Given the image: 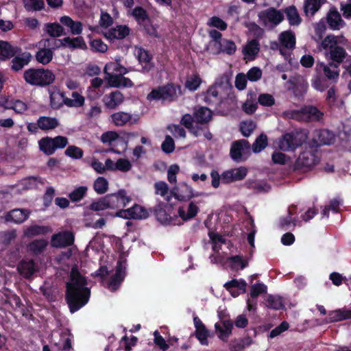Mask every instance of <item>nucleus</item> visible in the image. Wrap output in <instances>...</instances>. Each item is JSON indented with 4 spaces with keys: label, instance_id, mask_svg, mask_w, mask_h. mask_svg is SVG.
<instances>
[{
    "label": "nucleus",
    "instance_id": "f257e3e1",
    "mask_svg": "<svg viewBox=\"0 0 351 351\" xmlns=\"http://www.w3.org/2000/svg\"><path fill=\"white\" fill-rule=\"evenodd\" d=\"M87 280L77 267H73L70 281L66 284L65 300L69 311L74 313L85 306L90 298V290L86 287Z\"/></svg>",
    "mask_w": 351,
    "mask_h": 351
},
{
    "label": "nucleus",
    "instance_id": "f03ea898",
    "mask_svg": "<svg viewBox=\"0 0 351 351\" xmlns=\"http://www.w3.org/2000/svg\"><path fill=\"white\" fill-rule=\"evenodd\" d=\"M183 95L182 86L173 82L159 86L153 88L147 95V99L152 101H161L162 103H171L176 101Z\"/></svg>",
    "mask_w": 351,
    "mask_h": 351
},
{
    "label": "nucleus",
    "instance_id": "7ed1b4c3",
    "mask_svg": "<svg viewBox=\"0 0 351 351\" xmlns=\"http://www.w3.org/2000/svg\"><path fill=\"white\" fill-rule=\"evenodd\" d=\"M23 79L29 85L46 87L55 82L56 75L48 69L29 68L24 71Z\"/></svg>",
    "mask_w": 351,
    "mask_h": 351
},
{
    "label": "nucleus",
    "instance_id": "20e7f679",
    "mask_svg": "<svg viewBox=\"0 0 351 351\" xmlns=\"http://www.w3.org/2000/svg\"><path fill=\"white\" fill-rule=\"evenodd\" d=\"M290 118L298 121L308 123L319 121L323 119L324 113L314 106H305L300 110H292L285 112Z\"/></svg>",
    "mask_w": 351,
    "mask_h": 351
},
{
    "label": "nucleus",
    "instance_id": "39448f33",
    "mask_svg": "<svg viewBox=\"0 0 351 351\" xmlns=\"http://www.w3.org/2000/svg\"><path fill=\"white\" fill-rule=\"evenodd\" d=\"M335 135L328 129H317L313 132L312 138L307 143L306 148L317 150L323 145H330L334 143Z\"/></svg>",
    "mask_w": 351,
    "mask_h": 351
},
{
    "label": "nucleus",
    "instance_id": "423d86ee",
    "mask_svg": "<svg viewBox=\"0 0 351 351\" xmlns=\"http://www.w3.org/2000/svg\"><path fill=\"white\" fill-rule=\"evenodd\" d=\"M173 208L168 203L160 202L154 208V214L157 220L162 224L168 226L182 225V222L177 215L171 217L169 212Z\"/></svg>",
    "mask_w": 351,
    "mask_h": 351
},
{
    "label": "nucleus",
    "instance_id": "0eeeda50",
    "mask_svg": "<svg viewBox=\"0 0 351 351\" xmlns=\"http://www.w3.org/2000/svg\"><path fill=\"white\" fill-rule=\"evenodd\" d=\"M305 137L298 132H291L285 134L279 141V147L285 152L294 151L302 146Z\"/></svg>",
    "mask_w": 351,
    "mask_h": 351
},
{
    "label": "nucleus",
    "instance_id": "6e6552de",
    "mask_svg": "<svg viewBox=\"0 0 351 351\" xmlns=\"http://www.w3.org/2000/svg\"><path fill=\"white\" fill-rule=\"evenodd\" d=\"M317 150L309 149L302 152L295 163V169L304 171H308L317 165L319 158L317 156Z\"/></svg>",
    "mask_w": 351,
    "mask_h": 351
},
{
    "label": "nucleus",
    "instance_id": "1a4fd4ad",
    "mask_svg": "<svg viewBox=\"0 0 351 351\" xmlns=\"http://www.w3.org/2000/svg\"><path fill=\"white\" fill-rule=\"evenodd\" d=\"M106 196L110 209H123L132 201L131 196L128 195L125 189H119L117 192L107 194Z\"/></svg>",
    "mask_w": 351,
    "mask_h": 351
},
{
    "label": "nucleus",
    "instance_id": "9d476101",
    "mask_svg": "<svg viewBox=\"0 0 351 351\" xmlns=\"http://www.w3.org/2000/svg\"><path fill=\"white\" fill-rule=\"evenodd\" d=\"M114 216L125 219H142L147 218L149 213L144 207L135 204L128 209L118 210Z\"/></svg>",
    "mask_w": 351,
    "mask_h": 351
},
{
    "label": "nucleus",
    "instance_id": "9b49d317",
    "mask_svg": "<svg viewBox=\"0 0 351 351\" xmlns=\"http://www.w3.org/2000/svg\"><path fill=\"white\" fill-rule=\"evenodd\" d=\"M258 16L263 24L265 25L268 22L274 25H278L285 19L284 12L274 7H270L260 12Z\"/></svg>",
    "mask_w": 351,
    "mask_h": 351
},
{
    "label": "nucleus",
    "instance_id": "f8f14e48",
    "mask_svg": "<svg viewBox=\"0 0 351 351\" xmlns=\"http://www.w3.org/2000/svg\"><path fill=\"white\" fill-rule=\"evenodd\" d=\"M75 241L74 234L69 230H64L54 234L51 237V243L55 247H66L71 246Z\"/></svg>",
    "mask_w": 351,
    "mask_h": 351
},
{
    "label": "nucleus",
    "instance_id": "ddd939ff",
    "mask_svg": "<svg viewBox=\"0 0 351 351\" xmlns=\"http://www.w3.org/2000/svg\"><path fill=\"white\" fill-rule=\"evenodd\" d=\"M247 173V169L245 167H240L224 171L221 173V182L227 184L237 181L243 180L246 177Z\"/></svg>",
    "mask_w": 351,
    "mask_h": 351
},
{
    "label": "nucleus",
    "instance_id": "4468645a",
    "mask_svg": "<svg viewBox=\"0 0 351 351\" xmlns=\"http://www.w3.org/2000/svg\"><path fill=\"white\" fill-rule=\"evenodd\" d=\"M125 276V267L119 261L116 267L115 274L112 276L108 282V287L112 291H114L117 290L123 281Z\"/></svg>",
    "mask_w": 351,
    "mask_h": 351
},
{
    "label": "nucleus",
    "instance_id": "2eb2a0df",
    "mask_svg": "<svg viewBox=\"0 0 351 351\" xmlns=\"http://www.w3.org/2000/svg\"><path fill=\"white\" fill-rule=\"evenodd\" d=\"M131 29L126 25H118L116 27L108 29L104 35L106 38L110 42L114 40H123L125 38L130 34Z\"/></svg>",
    "mask_w": 351,
    "mask_h": 351
},
{
    "label": "nucleus",
    "instance_id": "dca6fc26",
    "mask_svg": "<svg viewBox=\"0 0 351 351\" xmlns=\"http://www.w3.org/2000/svg\"><path fill=\"white\" fill-rule=\"evenodd\" d=\"M250 143L245 139L238 140L232 143L230 155L233 160L240 162L243 160V152L249 149Z\"/></svg>",
    "mask_w": 351,
    "mask_h": 351
},
{
    "label": "nucleus",
    "instance_id": "f3484780",
    "mask_svg": "<svg viewBox=\"0 0 351 351\" xmlns=\"http://www.w3.org/2000/svg\"><path fill=\"white\" fill-rule=\"evenodd\" d=\"M136 56L139 63L142 65L143 72H149L154 67V64L152 62L153 56L149 51L143 47L136 48Z\"/></svg>",
    "mask_w": 351,
    "mask_h": 351
},
{
    "label": "nucleus",
    "instance_id": "a211bd4d",
    "mask_svg": "<svg viewBox=\"0 0 351 351\" xmlns=\"http://www.w3.org/2000/svg\"><path fill=\"white\" fill-rule=\"evenodd\" d=\"M108 84L113 88H132L134 86L132 81L122 74H108Z\"/></svg>",
    "mask_w": 351,
    "mask_h": 351
},
{
    "label": "nucleus",
    "instance_id": "6ab92c4d",
    "mask_svg": "<svg viewBox=\"0 0 351 351\" xmlns=\"http://www.w3.org/2000/svg\"><path fill=\"white\" fill-rule=\"evenodd\" d=\"M12 58L10 69L14 72H19L31 62L32 55L29 52H23Z\"/></svg>",
    "mask_w": 351,
    "mask_h": 351
},
{
    "label": "nucleus",
    "instance_id": "aec40b11",
    "mask_svg": "<svg viewBox=\"0 0 351 351\" xmlns=\"http://www.w3.org/2000/svg\"><path fill=\"white\" fill-rule=\"evenodd\" d=\"M29 214V211L27 209L15 208L5 214V220L20 224L27 219Z\"/></svg>",
    "mask_w": 351,
    "mask_h": 351
},
{
    "label": "nucleus",
    "instance_id": "412c9836",
    "mask_svg": "<svg viewBox=\"0 0 351 351\" xmlns=\"http://www.w3.org/2000/svg\"><path fill=\"white\" fill-rule=\"evenodd\" d=\"M124 100L123 95L119 90L112 91L103 97V101L109 109H115L121 105Z\"/></svg>",
    "mask_w": 351,
    "mask_h": 351
},
{
    "label": "nucleus",
    "instance_id": "4be33fe9",
    "mask_svg": "<svg viewBox=\"0 0 351 351\" xmlns=\"http://www.w3.org/2000/svg\"><path fill=\"white\" fill-rule=\"evenodd\" d=\"M174 190H176L173 191L175 198L180 202L189 201L194 197L193 189L185 182L180 183Z\"/></svg>",
    "mask_w": 351,
    "mask_h": 351
},
{
    "label": "nucleus",
    "instance_id": "5701e85b",
    "mask_svg": "<svg viewBox=\"0 0 351 351\" xmlns=\"http://www.w3.org/2000/svg\"><path fill=\"white\" fill-rule=\"evenodd\" d=\"M326 21L329 28L332 30H339L346 25L337 10H330L328 12Z\"/></svg>",
    "mask_w": 351,
    "mask_h": 351
},
{
    "label": "nucleus",
    "instance_id": "b1692460",
    "mask_svg": "<svg viewBox=\"0 0 351 351\" xmlns=\"http://www.w3.org/2000/svg\"><path fill=\"white\" fill-rule=\"evenodd\" d=\"M204 101L210 106L217 107L220 105L221 98L219 95L217 86H210L204 94Z\"/></svg>",
    "mask_w": 351,
    "mask_h": 351
},
{
    "label": "nucleus",
    "instance_id": "393cba45",
    "mask_svg": "<svg viewBox=\"0 0 351 351\" xmlns=\"http://www.w3.org/2000/svg\"><path fill=\"white\" fill-rule=\"evenodd\" d=\"M195 328V337L202 345L208 344V330L201 319L195 316L193 318Z\"/></svg>",
    "mask_w": 351,
    "mask_h": 351
},
{
    "label": "nucleus",
    "instance_id": "a878e982",
    "mask_svg": "<svg viewBox=\"0 0 351 351\" xmlns=\"http://www.w3.org/2000/svg\"><path fill=\"white\" fill-rule=\"evenodd\" d=\"M330 58L333 62L330 63V66L332 68L337 69L340 63H341L346 56V50L340 46L332 47L329 50Z\"/></svg>",
    "mask_w": 351,
    "mask_h": 351
},
{
    "label": "nucleus",
    "instance_id": "bb28decb",
    "mask_svg": "<svg viewBox=\"0 0 351 351\" xmlns=\"http://www.w3.org/2000/svg\"><path fill=\"white\" fill-rule=\"evenodd\" d=\"M17 53V47L12 46L10 43L0 40V62H4L14 57Z\"/></svg>",
    "mask_w": 351,
    "mask_h": 351
},
{
    "label": "nucleus",
    "instance_id": "cd10ccee",
    "mask_svg": "<svg viewBox=\"0 0 351 351\" xmlns=\"http://www.w3.org/2000/svg\"><path fill=\"white\" fill-rule=\"evenodd\" d=\"M60 22L63 25L69 28L71 34L80 35L83 30L82 23L80 21H75L69 16H63L60 18Z\"/></svg>",
    "mask_w": 351,
    "mask_h": 351
},
{
    "label": "nucleus",
    "instance_id": "c85d7f7f",
    "mask_svg": "<svg viewBox=\"0 0 351 351\" xmlns=\"http://www.w3.org/2000/svg\"><path fill=\"white\" fill-rule=\"evenodd\" d=\"M62 47H68L71 49H86L87 45L82 36L75 38L65 37L62 40H59Z\"/></svg>",
    "mask_w": 351,
    "mask_h": 351
},
{
    "label": "nucleus",
    "instance_id": "c756f323",
    "mask_svg": "<svg viewBox=\"0 0 351 351\" xmlns=\"http://www.w3.org/2000/svg\"><path fill=\"white\" fill-rule=\"evenodd\" d=\"M222 324L223 327L219 323H216L215 328L216 331L219 332V338L226 341L227 338L232 334L233 323L230 319H227L223 320Z\"/></svg>",
    "mask_w": 351,
    "mask_h": 351
},
{
    "label": "nucleus",
    "instance_id": "7c9ffc66",
    "mask_svg": "<svg viewBox=\"0 0 351 351\" xmlns=\"http://www.w3.org/2000/svg\"><path fill=\"white\" fill-rule=\"evenodd\" d=\"M195 121L198 123H207L213 117L212 111L207 107L195 108L193 112Z\"/></svg>",
    "mask_w": 351,
    "mask_h": 351
},
{
    "label": "nucleus",
    "instance_id": "2f4dec72",
    "mask_svg": "<svg viewBox=\"0 0 351 351\" xmlns=\"http://www.w3.org/2000/svg\"><path fill=\"white\" fill-rule=\"evenodd\" d=\"M19 274L24 278H29L35 272V263L33 260H22L17 267Z\"/></svg>",
    "mask_w": 351,
    "mask_h": 351
},
{
    "label": "nucleus",
    "instance_id": "473e14b6",
    "mask_svg": "<svg viewBox=\"0 0 351 351\" xmlns=\"http://www.w3.org/2000/svg\"><path fill=\"white\" fill-rule=\"evenodd\" d=\"M283 12L286 14L290 25L298 26L302 23V19L295 5H292L285 8Z\"/></svg>",
    "mask_w": 351,
    "mask_h": 351
},
{
    "label": "nucleus",
    "instance_id": "72a5a7b5",
    "mask_svg": "<svg viewBox=\"0 0 351 351\" xmlns=\"http://www.w3.org/2000/svg\"><path fill=\"white\" fill-rule=\"evenodd\" d=\"M51 232V227L48 226L32 225L25 230V235L27 237H33L38 235H46Z\"/></svg>",
    "mask_w": 351,
    "mask_h": 351
},
{
    "label": "nucleus",
    "instance_id": "f704fd0d",
    "mask_svg": "<svg viewBox=\"0 0 351 351\" xmlns=\"http://www.w3.org/2000/svg\"><path fill=\"white\" fill-rule=\"evenodd\" d=\"M44 31L52 38H57L66 34L63 27L57 22L45 23Z\"/></svg>",
    "mask_w": 351,
    "mask_h": 351
},
{
    "label": "nucleus",
    "instance_id": "c9c22d12",
    "mask_svg": "<svg viewBox=\"0 0 351 351\" xmlns=\"http://www.w3.org/2000/svg\"><path fill=\"white\" fill-rule=\"evenodd\" d=\"M199 208L191 202L189 204L187 213H185V210L183 207L178 208V217H180L182 221H189L194 218L199 212Z\"/></svg>",
    "mask_w": 351,
    "mask_h": 351
},
{
    "label": "nucleus",
    "instance_id": "e433bc0d",
    "mask_svg": "<svg viewBox=\"0 0 351 351\" xmlns=\"http://www.w3.org/2000/svg\"><path fill=\"white\" fill-rule=\"evenodd\" d=\"M326 0H305L304 12L306 16H313L325 3Z\"/></svg>",
    "mask_w": 351,
    "mask_h": 351
},
{
    "label": "nucleus",
    "instance_id": "4c0bfd02",
    "mask_svg": "<svg viewBox=\"0 0 351 351\" xmlns=\"http://www.w3.org/2000/svg\"><path fill=\"white\" fill-rule=\"evenodd\" d=\"M71 97L72 98H69L66 97L65 99H63V102L65 106L70 108H80L84 105L85 98L78 92L73 91L71 93Z\"/></svg>",
    "mask_w": 351,
    "mask_h": 351
},
{
    "label": "nucleus",
    "instance_id": "58836bf2",
    "mask_svg": "<svg viewBox=\"0 0 351 351\" xmlns=\"http://www.w3.org/2000/svg\"><path fill=\"white\" fill-rule=\"evenodd\" d=\"M280 45L286 49H293L295 46V37L291 31L282 32L279 36Z\"/></svg>",
    "mask_w": 351,
    "mask_h": 351
},
{
    "label": "nucleus",
    "instance_id": "ea45409f",
    "mask_svg": "<svg viewBox=\"0 0 351 351\" xmlns=\"http://www.w3.org/2000/svg\"><path fill=\"white\" fill-rule=\"evenodd\" d=\"M35 58L38 62L46 65L53 60V51L51 49L44 47L36 53Z\"/></svg>",
    "mask_w": 351,
    "mask_h": 351
},
{
    "label": "nucleus",
    "instance_id": "a19ab883",
    "mask_svg": "<svg viewBox=\"0 0 351 351\" xmlns=\"http://www.w3.org/2000/svg\"><path fill=\"white\" fill-rule=\"evenodd\" d=\"M40 129L42 130H49L56 128L58 125V121L56 118L42 116L38 118Z\"/></svg>",
    "mask_w": 351,
    "mask_h": 351
},
{
    "label": "nucleus",
    "instance_id": "79ce46f5",
    "mask_svg": "<svg viewBox=\"0 0 351 351\" xmlns=\"http://www.w3.org/2000/svg\"><path fill=\"white\" fill-rule=\"evenodd\" d=\"M112 122L117 126H123L132 119V114L119 111L113 113L111 116Z\"/></svg>",
    "mask_w": 351,
    "mask_h": 351
},
{
    "label": "nucleus",
    "instance_id": "37998d69",
    "mask_svg": "<svg viewBox=\"0 0 351 351\" xmlns=\"http://www.w3.org/2000/svg\"><path fill=\"white\" fill-rule=\"evenodd\" d=\"M39 149L47 156H51L55 153L52 143V137L45 136L38 141Z\"/></svg>",
    "mask_w": 351,
    "mask_h": 351
},
{
    "label": "nucleus",
    "instance_id": "c03bdc74",
    "mask_svg": "<svg viewBox=\"0 0 351 351\" xmlns=\"http://www.w3.org/2000/svg\"><path fill=\"white\" fill-rule=\"evenodd\" d=\"M259 51L260 44L256 39H252L249 41L243 49L244 54L252 57V59H254Z\"/></svg>",
    "mask_w": 351,
    "mask_h": 351
},
{
    "label": "nucleus",
    "instance_id": "a18cd8bd",
    "mask_svg": "<svg viewBox=\"0 0 351 351\" xmlns=\"http://www.w3.org/2000/svg\"><path fill=\"white\" fill-rule=\"evenodd\" d=\"M23 6L27 12H37L45 9L44 0H23Z\"/></svg>",
    "mask_w": 351,
    "mask_h": 351
},
{
    "label": "nucleus",
    "instance_id": "49530a36",
    "mask_svg": "<svg viewBox=\"0 0 351 351\" xmlns=\"http://www.w3.org/2000/svg\"><path fill=\"white\" fill-rule=\"evenodd\" d=\"M223 287L228 292H232V289L237 288L239 290L241 291L242 293H245L246 292L247 282L243 279L239 280L234 278L226 282Z\"/></svg>",
    "mask_w": 351,
    "mask_h": 351
},
{
    "label": "nucleus",
    "instance_id": "de8ad7c7",
    "mask_svg": "<svg viewBox=\"0 0 351 351\" xmlns=\"http://www.w3.org/2000/svg\"><path fill=\"white\" fill-rule=\"evenodd\" d=\"M132 14L138 25H141L145 21H150L147 10L141 6L135 7L132 10Z\"/></svg>",
    "mask_w": 351,
    "mask_h": 351
},
{
    "label": "nucleus",
    "instance_id": "09e8293b",
    "mask_svg": "<svg viewBox=\"0 0 351 351\" xmlns=\"http://www.w3.org/2000/svg\"><path fill=\"white\" fill-rule=\"evenodd\" d=\"M28 108L27 104L20 99H11L5 110H13L16 114H23Z\"/></svg>",
    "mask_w": 351,
    "mask_h": 351
},
{
    "label": "nucleus",
    "instance_id": "8fccbe9b",
    "mask_svg": "<svg viewBox=\"0 0 351 351\" xmlns=\"http://www.w3.org/2000/svg\"><path fill=\"white\" fill-rule=\"evenodd\" d=\"M48 242L45 239H36L29 243L28 249L34 254L38 255L43 252Z\"/></svg>",
    "mask_w": 351,
    "mask_h": 351
},
{
    "label": "nucleus",
    "instance_id": "3c124183",
    "mask_svg": "<svg viewBox=\"0 0 351 351\" xmlns=\"http://www.w3.org/2000/svg\"><path fill=\"white\" fill-rule=\"evenodd\" d=\"M49 98L51 107L53 109H59L64 105L63 99H65L66 96L64 92H52L50 93Z\"/></svg>",
    "mask_w": 351,
    "mask_h": 351
},
{
    "label": "nucleus",
    "instance_id": "603ef678",
    "mask_svg": "<svg viewBox=\"0 0 351 351\" xmlns=\"http://www.w3.org/2000/svg\"><path fill=\"white\" fill-rule=\"evenodd\" d=\"M297 222L298 220L295 217L287 215V216L280 219L279 227L283 230H288L292 226L291 230H293L297 225Z\"/></svg>",
    "mask_w": 351,
    "mask_h": 351
},
{
    "label": "nucleus",
    "instance_id": "864d4df0",
    "mask_svg": "<svg viewBox=\"0 0 351 351\" xmlns=\"http://www.w3.org/2000/svg\"><path fill=\"white\" fill-rule=\"evenodd\" d=\"M202 82L199 75L195 74L186 78L184 86L189 90L193 92L199 87Z\"/></svg>",
    "mask_w": 351,
    "mask_h": 351
},
{
    "label": "nucleus",
    "instance_id": "5fc2aeb1",
    "mask_svg": "<svg viewBox=\"0 0 351 351\" xmlns=\"http://www.w3.org/2000/svg\"><path fill=\"white\" fill-rule=\"evenodd\" d=\"M267 136L265 134H261L252 144V151L254 153H259L267 145Z\"/></svg>",
    "mask_w": 351,
    "mask_h": 351
},
{
    "label": "nucleus",
    "instance_id": "6e6d98bb",
    "mask_svg": "<svg viewBox=\"0 0 351 351\" xmlns=\"http://www.w3.org/2000/svg\"><path fill=\"white\" fill-rule=\"evenodd\" d=\"M87 191V186H81L71 192L68 196L72 202H77L86 196Z\"/></svg>",
    "mask_w": 351,
    "mask_h": 351
},
{
    "label": "nucleus",
    "instance_id": "4d7b16f0",
    "mask_svg": "<svg viewBox=\"0 0 351 351\" xmlns=\"http://www.w3.org/2000/svg\"><path fill=\"white\" fill-rule=\"evenodd\" d=\"M93 189L97 194H104L108 189V180L104 177L97 178L94 182Z\"/></svg>",
    "mask_w": 351,
    "mask_h": 351
},
{
    "label": "nucleus",
    "instance_id": "13d9d810",
    "mask_svg": "<svg viewBox=\"0 0 351 351\" xmlns=\"http://www.w3.org/2000/svg\"><path fill=\"white\" fill-rule=\"evenodd\" d=\"M332 322L351 319V310H336L330 313Z\"/></svg>",
    "mask_w": 351,
    "mask_h": 351
},
{
    "label": "nucleus",
    "instance_id": "bf43d9fd",
    "mask_svg": "<svg viewBox=\"0 0 351 351\" xmlns=\"http://www.w3.org/2000/svg\"><path fill=\"white\" fill-rule=\"evenodd\" d=\"M108 208H109V206L106 195L93 202L89 206V209L93 211H101Z\"/></svg>",
    "mask_w": 351,
    "mask_h": 351
},
{
    "label": "nucleus",
    "instance_id": "052dcab7",
    "mask_svg": "<svg viewBox=\"0 0 351 351\" xmlns=\"http://www.w3.org/2000/svg\"><path fill=\"white\" fill-rule=\"evenodd\" d=\"M41 178L39 176H29L23 178L21 180V184L25 189H33L38 186V184L41 182Z\"/></svg>",
    "mask_w": 351,
    "mask_h": 351
},
{
    "label": "nucleus",
    "instance_id": "680f3d73",
    "mask_svg": "<svg viewBox=\"0 0 351 351\" xmlns=\"http://www.w3.org/2000/svg\"><path fill=\"white\" fill-rule=\"evenodd\" d=\"M252 342L250 337L240 339L238 341L230 345V351H243L246 346H250Z\"/></svg>",
    "mask_w": 351,
    "mask_h": 351
},
{
    "label": "nucleus",
    "instance_id": "e2e57ef3",
    "mask_svg": "<svg viewBox=\"0 0 351 351\" xmlns=\"http://www.w3.org/2000/svg\"><path fill=\"white\" fill-rule=\"evenodd\" d=\"M267 287L262 282H257L252 285L250 289V297L252 299L256 298L261 294L265 293L267 292Z\"/></svg>",
    "mask_w": 351,
    "mask_h": 351
},
{
    "label": "nucleus",
    "instance_id": "0e129e2a",
    "mask_svg": "<svg viewBox=\"0 0 351 351\" xmlns=\"http://www.w3.org/2000/svg\"><path fill=\"white\" fill-rule=\"evenodd\" d=\"M267 306L269 308L280 310L284 306L280 298L269 295L266 300Z\"/></svg>",
    "mask_w": 351,
    "mask_h": 351
},
{
    "label": "nucleus",
    "instance_id": "69168bd1",
    "mask_svg": "<svg viewBox=\"0 0 351 351\" xmlns=\"http://www.w3.org/2000/svg\"><path fill=\"white\" fill-rule=\"evenodd\" d=\"M207 25L210 27H216L221 31H224L227 29V23L221 18L214 16L209 19Z\"/></svg>",
    "mask_w": 351,
    "mask_h": 351
},
{
    "label": "nucleus",
    "instance_id": "338daca9",
    "mask_svg": "<svg viewBox=\"0 0 351 351\" xmlns=\"http://www.w3.org/2000/svg\"><path fill=\"white\" fill-rule=\"evenodd\" d=\"M65 155L73 159H80L83 157V150L75 145L69 146L64 152Z\"/></svg>",
    "mask_w": 351,
    "mask_h": 351
},
{
    "label": "nucleus",
    "instance_id": "774afa93",
    "mask_svg": "<svg viewBox=\"0 0 351 351\" xmlns=\"http://www.w3.org/2000/svg\"><path fill=\"white\" fill-rule=\"evenodd\" d=\"M16 237V231L14 229L3 232L0 234L1 242L5 245H10L11 242L15 239Z\"/></svg>",
    "mask_w": 351,
    "mask_h": 351
}]
</instances>
